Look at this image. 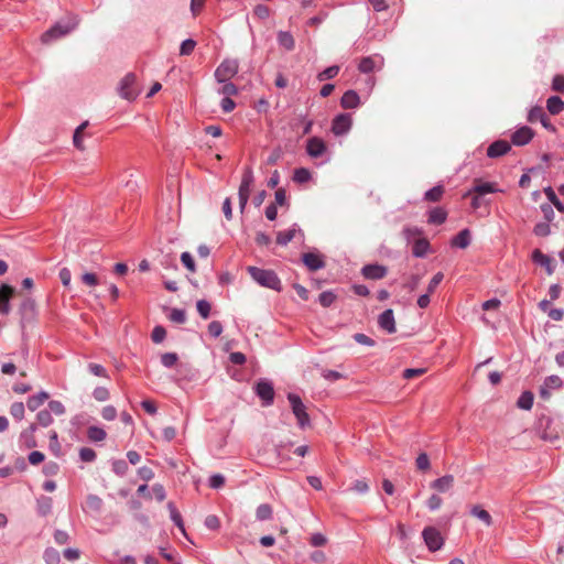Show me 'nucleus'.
I'll use <instances>...</instances> for the list:
<instances>
[{"instance_id": "obj_1", "label": "nucleus", "mask_w": 564, "mask_h": 564, "mask_svg": "<svg viewBox=\"0 0 564 564\" xmlns=\"http://www.w3.org/2000/svg\"><path fill=\"white\" fill-rule=\"evenodd\" d=\"M79 23L77 15H68L66 19L56 22L41 36L43 44H51L52 42L66 36L74 31Z\"/></svg>"}, {"instance_id": "obj_2", "label": "nucleus", "mask_w": 564, "mask_h": 564, "mask_svg": "<svg viewBox=\"0 0 564 564\" xmlns=\"http://www.w3.org/2000/svg\"><path fill=\"white\" fill-rule=\"evenodd\" d=\"M247 271L259 285L274 291H281V280L274 271L257 267H248Z\"/></svg>"}, {"instance_id": "obj_3", "label": "nucleus", "mask_w": 564, "mask_h": 564, "mask_svg": "<svg viewBox=\"0 0 564 564\" xmlns=\"http://www.w3.org/2000/svg\"><path fill=\"white\" fill-rule=\"evenodd\" d=\"M288 400L290 402L292 412L297 420V424L301 429L310 426L311 420L306 412V406L302 402V399L295 393H289Z\"/></svg>"}, {"instance_id": "obj_4", "label": "nucleus", "mask_w": 564, "mask_h": 564, "mask_svg": "<svg viewBox=\"0 0 564 564\" xmlns=\"http://www.w3.org/2000/svg\"><path fill=\"white\" fill-rule=\"evenodd\" d=\"M239 69L238 61L224 59L215 70V78L218 83H225L237 75Z\"/></svg>"}, {"instance_id": "obj_5", "label": "nucleus", "mask_w": 564, "mask_h": 564, "mask_svg": "<svg viewBox=\"0 0 564 564\" xmlns=\"http://www.w3.org/2000/svg\"><path fill=\"white\" fill-rule=\"evenodd\" d=\"M119 94L127 100H133L139 95L137 77L133 73L127 74L119 84Z\"/></svg>"}, {"instance_id": "obj_6", "label": "nucleus", "mask_w": 564, "mask_h": 564, "mask_svg": "<svg viewBox=\"0 0 564 564\" xmlns=\"http://www.w3.org/2000/svg\"><path fill=\"white\" fill-rule=\"evenodd\" d=\"M253 183V173L250 167H247L242 174L241 183L238 191L239 207L243 212L249 199L250 188Z\"/></svg>"}, {"instance_id": "obj_7", "label": "nucleus", "mask_w": 564, "mask_h": 564, "mask_svg": "<svg viewBox=\"0 0 564 564\" xmlns=\"http://www.w3.org/2000/svg\"><path fill=\"white\" fill-rule=\"evenodd\" d=\"M254 392L260 398L263 406H269L274 401V388L267 379L259 380L254 386Z\"/></svg>"}, {"instance_id": "obj_8", "label": "nucleus", "mask_w": 564, "mask_h": 564, "mask_svg": "<svg viewBox=\"0 0 564 564\" xmlns=\"http://www.w3.org/2000/svg\"><path fill=\"white\" fill-rule=\"evenodd\" d=\"M423 540L431 552L442 549L444 539L441 532L434 527H426L422 532Z\"/></svg>"}, {"instance_id": "obj_9", "label": "nucleus", "mask_w": 564, "mask_h": 564, "mask_svg": "<svg viewBox=\"0 0 564 564\" xmlns=\"http://www.w3.org/2000/svg\"><path fill=\"white\" fill-rule=\"evenodd\" d=\"M352 126V118L350 113H339L332 122V132L335 135H343L348 133Z\"/></svg>"}, {"instance_id": "obj_10", "label": "nucleus", "mask_w": 564, "mask_h": 564, "mask_svg": "<svg viewBox=\"0 0 564 564\" xmlns=\"http://www.w3.org/2000/svg\"><path fill=\"white\" fill-rule=\"evenodd\" d=\"M563 387V380L556 375L549 376L544 379L540 387L539 394L543 400L551 398L552 390H558Z\"/></svg>"}, {"instance_id": "obj_11", "label": "nucleus", "mask_w": 564, "mask_h": 564, "mask_svg": "<svg viewBox=\"0 0 564 564\" xmlns=\"http://www.w3.org/2000/svg\"><path fill=\"white\" fill-rule=\"evenodd\" d=\"M326 150V143L321 138L312 137L306 142V152L313 159L323 156Z\"/></svg>"}, {"instance_id": "obj_12", "label": "nucleus", "mask_w": 564, "mask_h": 564, "mask_svg": "<svg viewBox=\"0 0 564 564\" xmlns=\"http://www.w3.org/2000/svg\"><path fill=\"white\" fill-rule=\"evenodd\" d=\"M361 273L362 275L366 278V279H369V280H380V279H383L387 273H388V269L387 267L384 265H381V264H366L362 269H361Z\"/></svg>"}, {"instance_id": "obj_13", "label": "nucleus", "mask_w": 564, "mask_h": 564, "mask_svg": "<svg viewBox=\"0 0 564 564\" xmlns=\"http://www.w3.org/2000/svg\"><path fill=\"white\" fill-rule=\"evenodd\" d=\"M14 288L9 284H2L0 291V313L8 315L11 311L10 300L14 295Z\"/></svg>"}, {"instance_id": "obj_14", "label": "nucleus", "mask_w": 564, "mask_h": 564, "mask_svg": "<svg viewBox=\"0 0 564 564\" xmlns=\"http://www.w3.org/2000/svg\"><path fill=\"white\" fill-rule=\"evenodd\" d=\"M378 325L381 329H383L388 334L395 333L397 328H395L394 315H393V311L391 308L383 311L379 315Z\"/></svg>"}, {"instance_id": "obj_15", "label": "nucleus", "mask_w": 564, "mask_h": 564, "mask_svg": "<svg viewBox=\"0 0 564 564\" xmlns=\"http://www.w3.org/2000/svg\"><path fill=\"white\" fill-rule=\"evenodd\" d=\"M303 263L310 271H317L325 267V262L321 254L315 252H306L302 256Z\"/></svg>"}, {"instance_id": "obj_16", "label": "nucleus", "mask_w": 564, "mask_h": 564, "mask_svg": "<svg viewBox=\"0 0 564 564\" xmlns=\"http://www.w3.org/2000/svg\"><path fill=\"white\" fill-rule=\"evenodd\" d=\"M533 138V131L529 127H521L511 135V141L516 145H525Z\"/></svg>"}, {"instance_id": "obj_17", "label": "nucleus", "mask_w": 564, "mask_h": 564, "mask_svg": "<svg viewBox=\"0 0 564 564\" xmlns=\"http://www.w3.org/2000/svg\"><path fill=\"white\" fill-rule=\"evenodd\" d=\"M511 147L506 140H497L492 142L487 149L489 158H499L510 151Z\"/></svg>"}, {"instance_id": "obj_18", "label": "nucleus", "mask_w": 564, "mask_h": 564, "mask_svg": "<svg viewBox=\"0 0 564 564\" xmlns=\"http://www.w3.org/2000/svg\"><path fill=\"white\" fill-rule=\"evenodd\" d=\"M359 105L360 97L355 90L349 89L345 91L344 95L341 96L340 106L344 109H356L359 107Z\"/></svg>"}, {"instance_id": "obj_19", "label": "nucleus", "mask_w": 564, "mask_h": 564, "mask_svg": "<svg viewBox=\"0 0 564 564\" xmlns=\"http://www.w3.org/2000/svg\"><path fill=\"white\" fill-rule=\"evenodd\" d=\"M454 485V476L445 475L431 482V488L438 492H447Z\"/></svg>"}, {"instance_id": "obj_20", "label": "nucleus", "mask_w": 564, "mask_h": 564, "mask_svg": "<svg viewBox=\"0 0 564 564\" xmlns=\"http://www.w3.org/2000/svg\"><path fill=\"white\" fill-rule=\"evenodd\" d=\"M532 261L541 267H544L547 274H552L554 272L552 259L549 256L542 253L539 249H535L532 252Z\"/></svg>"}, {"instance_id": "obj_21", "label": "nucleus", "mask_w": 564, "mask_h": 564, "mask_svg": "<svg viewBox=\"0 0 564 564\" xmlns=\"http://www.w3.org/2000/svg\"><path fill=\"white\" fill-rule=\"evenodd\" d=\"M497 192H499V188L497 187V185L495 183H488V182L484 183L479 180H476L474 187L468 192V194L475 193L478 196H481V195L497 193Z\"/></svg>"}, {"instance_id": "obj_22", "label": "nucleus", "mask_w": 564, "mask_h": 564, "mask_svg": "<svg viewBox=\"0 0 564 564\" xmlns=\"http://www.w3.org/2000/svg\"><path fill=\"white\" fill-rule=\"evenodd\" d=\"M447 212L443 207H434L429 212L427 223L431 225H442L446 221Z\"/></svg>"}, {"instance_id": "obj_23", "label": "nucleus", "mask_w": 564, "mask_h": 564, "mask_svg": "<svg viewBox=\"0 0 564 564\" xmlns=\"http://www.w3.org/2000/svg\"><path fill=\"white\" fill-rule=\"evenodd\" d=\"M470 243V231L468 229L460 230L453 239L452 246L465 249Z\"/></svg>"}, {"instance_id": "obj_24", "label": "nucleus", "mask_w": 564, "mask_h": 564, "mask_svg": "<svg viewBox=\"0 0 564 564\" xmlns=\"http://www.w3.org/2000/svg\"><path fill=\"white\" fill-rule=\"evenodd\" d=\"M430 248V243L425 238H417L413 242L412 253L416 258H423L426 256Z\"/></svg>"}, {"instance_id": "obj_25", "label": "nucleus", "mask_w": 564, "mask_h": 564, "mask_svg": "<svg viewBox=\"0 0 564 564\" xmlns=\"http://www.w3.org/2000/svg\"><path fill=\"white\" fill-rule=\"evenodd\" d=\"M48 398L50 395L45 391H41L37 394L30 397L26 402L28 409L30 411L37 410Z\"/></svg>"}, {"instance_id": "obj_26", "label": "nucleus", "mask_w": 564, "mask_h": 564, "mask_svg": "<svg viewBox=\"0 0 564 564\" xmlns=\"http://www.w3.org/2000/svg\"><path fill=\"white\" fill-rule=\"evenodd\" d=\"M278 43L280 46L284 47L286 51H292L295 47L294 37L290 32L280 31L278 33Z\"/></svg>"}, {"instance_id": "obj_27", "label": "nucleus", "mask_w": 564, "mask_h": 564, "mask_svg": "<svg viewBox=\"0 0 564 564\" xmlns=\"http://www.w3.org/2000/svg\"><path fill=\"white\" fill-rule=\"evenodd\" d=\"M546 108L550 113L558 115L564 109V101L558 96H552L546 101Z\"/></svg>"}, {"instance_id": "obj_28", "label": "nucleus", "mask_w": 564, "mask_h": 564, "mask_svg": "<svg viewBox=\"0 0 564 564\" xmlns=\"http://www.w3.org/2000/svg\"><path fill=\"white\" fill-rule=\"evenodd\" d=\"M534 395L531 391H524L521 393L517 401L518 408L522 410H531L533 406Z\"/></svg>"}, {"instance_id": "obj_29", "label": "nucleus", "mask_w": 564, "mask_h": 564, "mask_svg": "<svg viewBox=\"0 0 564 564\" xmlns=\"http://www.w3.org/2000/svg\"><path fill=\"white\" fill-rule=\"evenodd\" d=\"M444 194V186L443 185H436L425 192L424 199L427 202L436 203L440 202Z\"/></svg>"}, {"instance_id": "obj_30", "label": "nucleus", "mask_w": 564, "mask_h": 564, "mask_svg": "<svg viewBox=\"0 0 564 564\" xmlns=\"http://www.w3.org/2000/svg\"><path fill=\"white\" fill-rule=\"evenodd\" d=\"M528 121L531 123L536 121H547V116L542 107L535 106L530 109L528 113Z\"/></svg>"}, {"instance_id": "obj_31", "label": "nucleus", "mask_w": 564, "mask_h": 564, "mask_svg": "<svg viewBox=\"0 0 564 564\" xmlns=\"http://www.w3.org/2000/svg\"><path fill=\"white\" fill-rule=\"evenodd\" d=\"M295 234H296L295 227L290 228L284 231H279L276 235V243L280 246H286L290 241L293 240V238L295 237Z\"/></svg>"}, {"instance_id": "obj_32", "label": "nucleus", "mask_w": 564, "mask_h": 564, "mask_svg": "<svg viewBox=\"0 0 564 564\" xmlns=\"http://www.w3.org/2000/svg\"><path fill=\"white\" fill-rule=\"evenodd\" d=\"M470 513L474 517H476L477 519H479L480 521H482L486 525H488V527L491 525V522H492L491 516L489 514L488 511L480 508L479 506L473 507Z\"/></svg>"}, {"instance_id": "obj_33", "label": "nucleus", "mask_w": 564, "mask_h": 564, "mask_svg": "<svg viewBox=\"0 0 564 564\" xmlns=\"http://www.w3.org/2000/svg\"><path fill=\"white\" fill-rule=\"evenodd\" d=\"M87 436L93 442H101L106 438L107 433L101 427L89 426L87 430Z\"/></svg>"}, {"instance_id": "obj_34", "label": "nucleus", "mask_w": 564, "mask_h": 564, "mask_svg": "<svg viewBox=\"0 0 564 564\" xmlns=\"http://www.w3.org/2000/svg\"><path fill=\"white\" fill-rule=\"evenodd\" d=\"M19 443L21 447L25 448H34L37 446L35 436L33 434L26 433L25 431L21 432Z\"/></svg>"}, {"instance_id": "obj_35", "label": "nucleus", "mask_w": 564, "mask_h": 564, "mask_svg": "<svg viewBox=\"0 0 564 564\" xmlns=\"http://www.w3.org/2000/svg\"><path fill=\"white\" fill-rule=\"evenodd\" d=\"M272 508L268 503L260 505L256 510V518L259 521H265L272 518Z\"/></svg>"}, {"instance_id": "obj_36", "label": "nucleus", "mask_w": 564, "mask_h": 564, "mask_svg": "<svg viewBox=\"0 0 564 564\" xmlns=\"http://www.w3.org/2000/svg\"><path fill=\"white\" fill-rule=\"evenodd\" d=\"M402 234L406 241L410 242L412 240L421 238V236L423 235V230L416 226H406L403 228Z\"/></svg>"}, {"instance_id": "obj_37", "label": "nucleus", "mask_w": 564, "mask_h": 564, "mask_svg": "<svg viewBox=\"0 0 564 564\" xmlns=\"http://www.w3.org/2000/svg\"><path fill=\"white\" fill-rule=\"evenodd\" d=\"M311 177H312V174H311L310 170L305 169V167L295 169L294 174H293V181L299 184L308 182L311 180Z\"/></svg>"}, {"instance_id": "obj_38", "label": "nucleus", "mask_w": 564, "mask_h": 564, "mask_svg": "<svg viewBox=\"0 0 564 564\" xmlns=\"http://www.w3.org/2000/svg\"><path fill=\"white\" fill-rule=\"evenodd\" d=\"M43 558L46 564H58L61 561V555L59 552L54 547H46L43 554Z\"/></svg>"}, {"instance_id": "obj_39", "label": "nucleus", "mask_w": 564, "mask_h": 564, "mask_svg": "<svg viewBox=\"0 0 564 564\" xmlns=\"http://www.w3.org/2000/svg\"><path fill=\"white\" fill-rule=\"evenodd\" d=\"M37 424L47 427L53 423V416L51 414V411L48 410H42L36 415Z\"/></svg>"}, {"instance_id": "obj_40", "label": "nucleus", "mask_w": 564, "mask_h": 564, "mask_svg": "<svg viewBox=\"0 0 564 564\" xmlns=\"http://www.w3.org/2000/svg\"><path fill=\"white\" fill-rule=\"evenodd\" d=\"M25 408L22 402H14L10 406V414L17 420L21 421L24 417Z\"/></svg>"}, {"instance_id": "obj_41", "label": "nucleus", "mask_w": 564, "mask_h": 564, "mask_svg": "<svg viewBox=\"0 0 564 564\" xmlns=\"http://www.w3.org/2000/svg\"><path fill=\"white\" fill-rule=\"evenodd\" d=\"M221 84L223 86L218 89V94L224 95V97H230L238 94V88L235 84L228 80Z\"/></svg>"}, {"instance_id": "obj_42", "label": "nucleus", "mask_w": 564, "mask_h": 564, "mask_svg": "<svg viewBox=\"0 0 564 564\" xmlns=\"http://www.w3.org/2000/svg\"><path fill=\"white\" fill-rule=\"evenodd\" d=\"M167 508L170 510V516H171V519L172 521L181 529L184 531V527H183V520H182V516L181 513L177 511V509L175 508L174 503L173 502H169L167 503Z\"/></svg>"}, {"instance_id": "obj_43", "label": "nucleus", "mask_w": 564, "mask_h": 564, "mask_svg": "<svg viewBox=\"0 0 564 564\" xmlns=\"http://www.w3.org/2000/svg\"><path fill=\"white\" fill-rule=\"evenodd\" d=\"M336 300L332 291H324L319 294L318 302L323 307H329Z\"/></svg>"}, {"instance_id": "obj_44", "label": "nucleus", "mask_w": 564, "mask_h": 564, "mask_svg": "<svg viewBox=\"0 0 564 564\" xmlns=\"http://www.w3.org/2000/svg\"><path fill=\"white\" fill-rule=\"evenodd\" d=\"M87 507L96 512H99L102 507V500L96 495H89L86 499Z\"/></svg>"}, {"instance_id": "obj_45", "label": "nucleus", "mask_w": 564, "mask_h": 564, "mask_svg": "<svg viewBox=\"0 0 564 564\" xmlns=\"http://www.w3.org/2000/svg\"><path fill=\"white\" fill-rule=\"evenodd\" d=\"M358 68L361 73L368 74L376 68V63L372 57H364L360 61Z\"/></svg>"}, {"instance_id": "obj_46", "label": "nucleus", "mask_w": 564, "mask_h": 564, "mask_svg": "<svg viewBox=\"0 0 564 564\" xmlns=\"http://www.w3.org/2000/svg\"><path fill=\"white\" fill-rule=\"evenodd\" d=\"M111 465L112 471L118 476H124L128 471V464L124 459H116Z\"/></svg>"}, {"instance_id": "obj_47", "label": "nucleus", "mask_w": 564, "mask_h": 564, "mask_svg": "<svg viewBox=\"0 0 564 564\" xmlns=\"http://www.w3.org/2000/svg\"><path fill=\"white\" fill-rule=\"evenodd\" d=\"M196 46V42L192 39H187L182 42L180 47V55L182 56H188L193 53L194 48Z\"/></svg>"}, {"instance_id": "obj_48", "label": "nucleus", "mask_w": 564, "mask_h": 564, "mask_svg": "<svg viewBox=\"0 0 564 564\" xmlns=\"http://www.w3.org/2000/svg\"><path fill=\"white\" fill-rule=\"evenodd\" d=\"M339 72V67L337 65H333L324 69L322 73L318 74L317 78L318 80L323 82L326 79L334 78Z\"/></svg>"}, {"instance_id": "obj_49", "label": "nucleus", "mask_w": 564, "mask_h": 564, "mask_svg": "<svg viewBox=\"0 0 564 564\" xmlns=\"http://www.w3.org/2000/svg\"><path fill=\"white\" fill-rule=\"evenodd\" d=\"M196 307H197L198 314L203 318H208V316L210 314V310H212L210 303L208 301H206V300L197 301Z\"/></svg>"}, {"instance_id": "obj_50", "label": "nucleus", "mask_w": 564, "mask_h": 564, "mask_svg": "<svg viewBox=\"0 0 564 564\" xmlns=\"http://www.w3.org/2000/svg\"><path fill=\"white\" fill-rule=\"evenodd\" d=\"M169 318L177 324H183L186 321V314L184 310L173 308L169 315Z\"/></svg>"}, {"instance_id": "obj_51", "label": "nucleus", "mask_w": 564, "mask_h": 564, "mask_svg": "<svg viewBox=\"0 0 564 564\" xmlns=\"http://www.w3.org/2000/svg\"><path fill=\"white\" fill-rule=\"evenodd\" d=\"M178 360L175 352H165L161 356V362L166 368H172Z\"/></svg>"}, {"instance_id": "obj_52", "label": "nucleus", "mask_w": 564, "mask_h": 564, "mask_svg": "<svg viewBox=\"0 0 564 564\" xmlns=\"http://www.w3.org/2000/svg\"><path fill=\"white\" fill-rule=\"evenodd\" d=\"M79 457L83 462L90 463L94 462L96 458V453L90 447H82L79 449Z\"/></svg>"}, {"instance_id": "obj_53", "label": "nucleus", "mask_w": 564, "mask_h": 564, "mask_svg": "<svg viewBox=\"0 0 564 564\" xmlns=\"http://www.w3.org/2000/svg\"><path fill=\"white\" fill-rule=\"evenodd\" d=\"M533 232L539 237H546L551 232L550 225L547 223H539L534 226Z\"/></svg>"}, {"instance_id": "obj_54", "label": "nucleus", "mask_w": 564, "mask_h": 564, "mask_svg": "<svg viewBox=\"0 0 564 564\" xmlns=\"http://www.w3.org/2000/svg\"><path fill=\"white\" fill-rule=\"evenodd\" d=\"M52 508V499L50 497H43L39 500V513L46 516Z\"/></svg>"}, {"instance_id": "obj_55", "label": "nucleus", "mask_w": 564, "mask_h": 564, "mask_svg": "<svg viewBox=\"0 0 564 564\" xmlns=\"http://www.w3.org/2000/svg\"><path fill=\"white\" fill-rule=\"evenodd\" d=\"M165 336H166V330L163 326H155L151 334L152 340L156 344L163 341Z\"/></svg>"}, {"instance_id": "obj_56", "label": "nucleus", "mask_w": 564, "mask_h": 564, "mask_svg": "<svg viewBox=\"0 0 564 564\" xmlns=\"http://www.w3.org/2000/svg\"><path fill=\"white\" fill-rule=\"evenodd\" d=\"M181 261L186 269H188L191 272H195V261L189 252H183L181 254Z\"/></svg>"}, {"instance_id": "obj_57", "label": "nucleus", "mask_w": 564, "mask_h": 564, "mask_svg": "<svg viewBox=\"0 0 564 564\" xmlns=\"http://www.w3.org/2000/svg\"><path fill=\"white\" fill-rule=\"evenodd\" d=\"M48 411H51V414L54 413L56 415H62L65 413V406L61 401L52 400L48 402Z\"/></svg>"}, {"instance_id": "obj_58", "label": "nucleus", "mask_w": 564, "mask_h": 564, "mask_svg": "<svg viewBox=\"0 0 564 564\" xmlns=\"http://www.w3.org/2000/svg\"><path fill=\"white\" fill-rule=\"evenodd\" d=\"M253 13L257 18H259L260 20H265L269 18L270 15V10L267 6L264 4H257L253 9Z\"/></svg>"}, {"instance_id": "obj_59", "label": "nucleus", "mask_w": 564, "mask_h": 564, "mask_svg": "<svg viewBox=\"0 0 564 564\" xmlns=\"http://www.w3.org/2000/svg\"><path fill=\"white\" fill-rule=\"evenodd\" d=\"M208 333L210 336L217 338L221 335L223 333V325L220 322L218 321H213L212 323H209L208 325Z\"/></svg>"}, {"instance_id": "obj_60", "label": "nucleus", "mask_w": 564, "mask_h": 564, "mask_svg": "<svg viewBox=\"0 0 564 564\" xmlns=\"http://www.w3.org/2000/svg\"><path fill=\"white\" fill-rule=\"evenodd\" d=\"M69 539H70L69 534L66 531L56 530L54 532V541L58 545H64V544L68 543Z\"/></svg>"}, {"instance_id": "obj_61", "label": "nucleus", "mask_w": 564, "mask_h": 564, "mask_svg": "<svg viewBox=\"0 0 564 564\" xmlns=\"http://www.w3.org/2000/svg\"><path fill=\"white\" fill-rule=\"evenodd\" d=\"M416 467L420 470H427L430 468V459L426 453H421L416 458Z\"/></svg>"}, {"instance_id": "obj_62", "label": "nucleus", "mask_w": 564, "mask_h": 564, "mask_svg": "<svg viewBox=\"0 0 564 564\" xmlns=\"http://www.w3.org/2000/svg\"><path fill=\"white\" fill-rule=\"evenodd\" d=\"M88 370L90 371V373H93L94 376H97V377H108L107 376V370L99 364H89L88 365Z\"/></svg>"}, {"instance_id": "obj_63", "label": "nucleus", "mask_w": 564, "mask_h": 564, "mask_svg": "<svg viewBox=\"0 0 564 564\" xmlns=\"http://www.w3.org/2000/svg\"><path fill=\"white\" fill-rule=\"evenodd\" d=\"M94 398L97 401H106L109 399V391L105 387H97L93 392Z\"/></svg>"}, {"instance_id": "obj_64", "label": "nucleus", "mask_w": 564, "mask_h": 564, "mask_svg": "<svg viewBox=\"0 0 564 564\" xmlns=\"http://www.w3.org/2000/svg\"><path fill=\"white\" fill-rule=\"evenodd\" d=\"M442 502H443V500H442V498H441L440 496H437V495H432V496L429 498V500H427L426 505H427V508H429L431 511H435V510H437V509H440V508H441Z\"/></svg>"}]
</instances>
